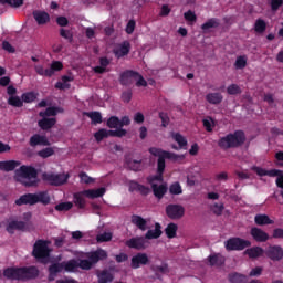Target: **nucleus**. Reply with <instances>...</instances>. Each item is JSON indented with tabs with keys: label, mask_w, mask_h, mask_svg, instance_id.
Listing matches in <instances>:
<instances>
[{
	"label": "nucleus",
	"mask_w": 283,
	"mask_h": 283,
	"mask_svg": "<svg viewBox=\"0 0 283 283\" xmlns=\"http://www.w3.org/2000/svg\"><path fill=\"white\" fill-rule=\"evenodd\" d=\"M64 271L63 262L62 263H53L49 266V282H54L56 280V275Z\"/></svg>",
	"instance_id": "18"
},
{
	"label": "nucleus",
	"mask_w": 283,
	"mask_h": 283,
	"mask_svg": "<svg viewBox=\"0 0 283 283\" xmlns=\"http://www.w3.org/2000/svg\"><path fill=\"white\" fill-rule=\"evenodd\" d=\"M72 207H74V205L70 201L61 202L55 206V211H70V209H72Z\"/></svg>",
	"instance_id": "54"
},
{
	"label": "nucleus",
	"mask_w": 283,
	"mask_h": 283,
	"mask_svg": "<svg viewBox=\"0 0 283 283\" xmlns=\"http://www.w3.org/2000/svg\"><path fill=\"white\" fill-rule=\"evenodd\" d=\"M219 27H220V20H218V18H211L201 25V30H203V32H207V30H211V28H219Z\"/></svg>",
	"instance_id": "34"
},
{
	"label": "nucleus",
	"mask_w": 283,
	"mask_h": 283,
	"mask_svg": "<svg viewBox=\"0 0 283 283\" xmlns=\"http://www.w3.org/2000/svg\"><path fill=\"white\" fill-rule=\"evenodd\" d=\"M244 280H247V276L240 274V273H232L229 274V282L231 283H243Z\"/></svg>",
	"instance_id": "47"
},
{
	"label": "nucleus",
	"mask_w": 283,
	"mask_h": 283,
	"mask_svg": "<svg viewBox=\"0 0 283 283\" xmlns=\"http://www.w3.org/2000/svg\"><path fill=\"white\" fill-rule=\"evenodd\" d=\"M33 19L36 21L38 25L50 23V14L45 11H33Z\"/></svg>",
	"instance_id": "20"
},
{
	"label": "nucleus",
	"mask_w": 283,
	"mask_h": 283,
	"mask_svg": "<svg viewBox=\"0 0 283 283\" xmlns=\"http://www.w3.org/2000/svg\"><path fill=\"white\" fill-rule=\"evenodd\" d=\"M87 258H88V262H92V265L94 266V264H98L101 260H107V251L103 249H98L94 252H91L87 255Z\"/></svg>",
	"instance_id": "15"
},
{
	"label": "nucleus",
	"mask_w": 283,
	"mask_h": 283,
	"mask_svg": "<svg viewBox=\"0 0 283 283\" xmlns=\"http://www.w3.org/2000/svg\"><path fill=\"white\" fill-rule=\"evenodd\" d=\"M159 118L161 120V127H168L169 126V115L167 113H159Z\"/></svg>",
	"instance_id": "62"
},
{
	"label": "nucleus",
	"mask_w": 283,
	"mask_h": 283,
	"mask_svg": "<svg viewBox=\"0 0 283 283\" xmlns=\"http://www.w3.org/2000/svg\"><path fill=\"white\" fill-rule=\"evenodd\" d=\"M38 145H50V143L48 142V138L45 136L35 134L30 138V146L36 147Z\"/></svg>",
	"instance_id": "30"
},
{
	"label": "nucleus",
	"mask_w": 283,
	"mask_h": 283,
	"mask_svg": "<svg viewBox=\"0 0 283 283\" xmlns=\"http://www.w3.org/2000/svg\"><path fill=\"white\" fill-rule=\"evenodd\" d=\"M245 255H248L251 260H255L258 258H262L264 255V249L260 247H253L245 250Z\"/></svg>",
	"instance_id": "25"
},
{
	"label": "nucleus",
	"mask_w": 283,
	"mask_h": 283,
	"mask_svg": "<svg viewBox=\"0 0 283 283\" xmlns=\"http://www.w3.org/2000/svg\"><path fill=\"white\" fill-rule=\"evenodd\" d=\"M208 262L210 266H222V264H224V256L220 254H211L208 256Z\"/></svg>",
	"instance_id": "32"
},
{
	"label": "nucleus",
	"mask_w": 283,
	"mask_h": 283,
	"mask_svg": "<svg viewBox=\"0 0 283 283\" xmlns=\"http://www.w3.org/2000/svg\"><path fill=\"white\" fill-rule=\"evenodd\" d=\"M206 101L210 105H220V103L224 101V96H222V93H208L206 95Z\"/></svg>",
	"instance_id": "24"
},
{
	"label": "nucleus",
	"mask_w": 283,
	"mask_h": 283,
	"mask_svg": "<svg viewBox=\"0 0 283 283\" xmlns=\"http://www.w3.org/2000/svg\"><path fill=\"white\" fill-rule=\"evenodd\" d=\"M251 247V241L242 238H231L226 242L227 251H244Z\"/></svg>",
	"instance_id": "9"
},
{
	"label": "nucleus",
	"mask_w": 283,
	"mask_h": 283,
	"mask_svg": "<svg viewBox=\"0 0 283 283\" xmlns=\"http://www.w3.org/2000/svg\"><path fill=\"white\" fill-rule=\"evenodd\" d=\"M59 112H61V108L51 106V107H48L44 112H40L39 116H41V118L56 116Z\"/></svg>",
	"instance_id": "36"
},
{
	"label": "nucleus",
	"mask_w": 283,
	"mask_h": 283,
	"mask_svg": "<svg viewBox=\"0 0 283 283\" xmlns=\"http://www.w3.org/2000/svg\"><path fill=\"white\" fill-rule=\"evenodd\" d=\"M172 138L179 145L180 149H184V147H187V139L180 133L174 134Z\"/></svg>",
	"instance_id": "45"
},
{
	"label": "nucleus",
	"mask_w": 283,
	"mask_h": 283,
	"mask_svg": "<svg viewBox=\"0 0 283 283\" xmlns=\"http://www.w3.org/2000/svg\"><path fill=\"white\" fill-rule=\"evenodd\" d=\"M52 199L50 198V193L48 191H39L35 193L29 192L20 196L19 199L15 200L17 207H23V205H29L30 207H34V205H43L48 207Z\"/></svg>",
	"instance_id": "4"
},
{
	"label": "nucleus",
	"mask_w": 283,
	"mask_h": 283,
	"mask_svg": "<svg viewBox=\"0 0 283 283\" xmlns=\"http://www.w3.org/2000/svg\"><path fill=\"white\" fill-rule=\"evenodd\" d=\"M8 105H11V107H22L23 99L20 96H11L8 99Z\"/></svg>",
	"instance_id": "48"
},
{
	"label": "nucleus",
	"mask_w": 283,
	"mask_h": 283,
	"mask_svg": "<svg viewBox=\"0 0 283 283\" xmlns=\"http://www.w3.org/2000/svg\"><path fill=\"white\" fill-rule=\"evenodd\" d=\"M254 31L258 34H264V32H266V21L263 19H258L254 23Z\"/></svg>",
	"instance_id": "39"
},
{
	"label": "nucleus",
	"mask_w": 283,
	"mask_h": 283,
	"mask_svg": "<svg viewBox=\"0 0 283 283\" xmlns=\"http://www.w3.org/2000/svg\"><path fill=\"white\" fill-rule=\"evenodd\" d=\"M54 125H56V118H54V117H51V118L43 117L42 119H40L38 122V126L43 132H48V129H52V127H54Z\"/></svg>",
	"instance_id": "21"
},
{
	"label": "nucleus",
	"mask_w": 283,
	"mask_h": 283,
	"mask_svg": "<svg viewBox=\"0 0 283 283\" xmlns=\"http://www.w3.org/2000/svg\"><path fill=\"white\" fill-rule=\"evenodd\" d=\"M86 116L91 118L93 125H101V123H103V115H101V112H90L86 113Z\"/></svg>",
	"instance_id": "37"
},
{
	"label": "nucleus",
	"mask_w": 283,
	"mask_h": 283,
	"mask_svg": "<svg viewBox=\"0 0 283 283\" xmlns=\"http://www.w3.org/2000/svg\"><path fill=\"white\" fill-rule=\"evenodd\" d=\"M62 265L64 271H66V273H74L76 269H78V260L71 259L66 262L65 261L62 262Z\"/></svg>",
	"instance_id": "31"
},
{
	"label": "nucleus",
	"mask_w": 283,
	"mask_h": 283,
	"mask_svg": "<svg viewBox=\"0 0 283 283\" xmlns=\"http://www.w3.org/2000/svg\"><path fill=\"white\" fill-rule=\"evenodd\" d=\"M227 93L230 96H235L238 94H242V88H240L238 84H231L227 87Z\"/></svg>",
	"instance_id": "52"
},
{
	"label": "nucleus",
	"mask_w": 283,
	"mask_h": 283,
	"mask_svg": "<svg viewBox=\"0 0 283 283\" xmlns=\"http://www.w3.org/2000/svg\"><path fill=\"white\" fill-rule=\"evenodd\" d=\"M169 193L171 196H180L182 193V186H180V182H174L169 187Z\"/></svg>",
	"instance_id": "46"
},
{
	"label": "nucleus",
	"mask_w": 283,
	"mask_h": 283,
	"mask_svg": "<svg viewBox=\"0 0 283 283\" xmlns=\"http://www.w3.org/2000/svg\"><path fill=\"white\" fill-rule=\"evenodd\" d=\"M98 283H112L114 282V274L107 270H103L102 272L97 273Z\"/></svg>",
	"instance_id": "29"
},
{
	"label": "nucleus",
	"mask_w": 283,
	"mask_h": 283,
	"mask_svg": "<svg viewBox=\"0 0 283 283\" xmlns=\"http://www.w3.org/2000/svg\"><path fill=\"white\" fill-rule=\"evenodd\" d=\"M7 231L11 235L14 234V231H25V222L23 221H10L7 226Z\"/></svg>",
	"instance_id": "23"
},
{
	"label": "nucleus",
	"mask_w": 283,
	"mask_h": 283,
	"mask_svg": "<svg viewBox=\"0 0 283 283\" xmlns=\"http://www.w3.org/2000/svg\"><path fill=\"white\" fill-rule=\"evenodd\" d=\"M149 264V255L145 252H139L130 259L132 269H140V266H147Z\"/></svg>",
	"instance_id": "11"
},
{
	"label": "nucleus",
	"mask_w": 283,
	"mask_h": 283,
	"mask_svg": "<svg viewBox=\"0 0 283 283\" xmlns=\"http://www.w3.org/2000/svg\"><path fill=\"white\" fill-rule=\"evenodd\" d=\"M92 266V262L87 259L77 261V269H82V271H90Z\"/></svg>",
	"instance_id": "53"
},
{
	"label": "nucleus",
	"mask_w": 283,
	"mask_h": 283,
	"mask_svg": "<svg viewBox=\"0 0 283 283\" xmlns=\"http://www.w3.org/2000/svg\"><path fill=\"white\" fill-rule=\"evenodd\" d=\"M38 156H40V158H50V156H54V149L53 148H44L40 151H38Z\"/></svg>",
	"instance_id": "57"
},
{
	"label": "nucleus",
	"mask_w": 283,
	"mask_h": 283,
	"mask_svg": "<svg viewBox=\"0 0 283 283\" xmlns=\"http://www.w3.org/2000/svg\"><path fill=\"white\" fill-rule=\"evenodd\" d=\"M21 166V161L17 160H6V161H0V171H14L17 167Z\"/></svg>",
	"instance_id": "22"
},
{
	"label": "nucleus",
	"mask_w": 283,
	"mask_h": 283,
	"mask_svg": "<svg viewBox=\"0 0 283 283\" xmlns=\"http://www.w3.org/2000/svg\"><path fill=\"white\" fill-rule=\"evenodd\" d=\"M3 275L7 277V280L28 282V280H35V277H39V269L34 265L7 268L3 270Z\"/></svg>",
	"instance_id": "1"
},
{
	"label": "nucleus",
	"mask_w": 283,
	"mask_h": 283,
	"mask_svg": "<svg viewBox=\"0 0 283 283\" xmlns=\"http://www.w3.org/2000/svg\"><path fill=\"white\" fill-rule=\"evenodd\" d=\"M202 125L206 132H213V127H216V122L213 120V117L209 116L202 119Z\"/></svg>",
	"instance_id": "42"
},
{
	"label": "nucleus",
	"mask_w": 283,
	"mask_h": 283,
	"mask_svg": "<svg viewBox=\"0 0 283 283\" xmlns=\"http://www.w3.org/2000/svg\"><path fill=\"white\" fill-rule=\"evenodd\" d=\"M148 151L151 156L158 157L157 174H165V167H167L165 160H172V163H180L181 160H185V155H178L157 147H150Z\"/></svg>",
	"instance_id": "3"
},
{
	"label": "nucleus",
	"mask_w": 283,
	"mask_h": 283,
	"mask_svg": "<svg viewBox=\"0 0 283 283\" xmlns=\"http://www.w3.org/2000/svg\"><path fill=\"white\" fill-rule=\"evenodd\" d=\"M132 50V44L129 42L124 41L119 48L114 49L113 53L116 56V59H123V56H127L129 54V51Z\"/></svg>",
	"instance_id": "16"
},
{
	"label": "nucleus",
	"mask_w": 283,
	"mask_h": 283,
	"mask_svg": "<svg viewBox=\"0 0 283 283\" xmlns=\"http://www.w3.org/2000/svg\"><path fill=\"white\" fill-rule=\"evenodd\" d=\"M136 76H138V72H136V71H132V70L124 71L119 75V83H120V85H124V86L132 85V83H134V78H136Z\"/></svg>",
	"instance_id": "13"
},
{
	"label": "nucleus",
	"mask_w": 283,
	"mask_h": 283,
	"mask_svg": "<svg viewBox=\"0 0 283 283\" xmlns=\"http://www.w3.org/2000/svg\"><path fill=\"white\" fill-rule=\"evenodd\" d=\"M272 238H274L276 240H282L283 239V229L282 228L274 229Z\"/></svg>",
	"instance_id": "64"
},
{
	"label": "nucleus",
	"mask_w": 283,
	"mask_h": 283,
	"mask_svg": "<svg viewBox=\"0 0 283 283\" xmlns=\"http://www.w3.org/2000/svg\"><path fill=\"white\" fill-rule=\"evenodd\" d=\"M1 6H10L11 8H21L23 0H0Z\"/></svg>",
	"instance_id": "49"
},
{
	"label": "nucleus",
	"mask_w": 283,
	"mask_h": 283,
	"mask_svg": "<svg viewBox=\"0 0 283 283\" xmlns=\"http://www.w3.org/2000/svg\"><path fill=\"white\" fill-rule=\"evenodd\" d=\"M163 227L160 223H155L154 230H148L145 234V237H134L130 238L125 242V245L128 247V249H135L136 251H143L145 250V240H158L163 235Z\"/></svg>",
	"instance_id": "2"
},
{
	"label": "nucleus",
	"mask_w": 283,
	"mask_h": 283,
	"mask_svg": "<svg viewBox=\"0 0 283 283\" xmlns=\"http://www.w3.org/2000/svg\"><path fill=\"white\" fill-rule=\"evenodd\" d=\"M235 70H244L247 67V55H240L234 63Z\"/></svg>",
	"instance_id": "44"
},
{
	"label": "nucleus",
	"mask_w": 283,
	"mask_h": 283,
	"mask_svg": "<svg viewBox=\"0 0 283 283\" xmlns=\"http://www.w3.org/2000/svg\"><path fill=\"white\" fill-rule=\"evenodd\" d=\"M166 216L170 220H180L185 217V207L178 203H170L166 207Z\"/></svg>",
	"instance_id": "10"
},
{
	"label": "nucleus",
	"mask_w": 283,
	"mask_h": 283,
	"mask_svg": "<svg viewBox=\"0 0 283 283\" xmlns=\"http://www.w3.org/2000/svg\"><path fill=\"white\" fill-rule=\"evenodd\" d=\"M94 138L97 143H101L104 138H108L107 136V129L102 128L98 132L94 134Z\"/></svg>",
	"instance_id": "56"
},
{
	"label": "nucleus",
	"mask_w": 283,
	"mask_h": 283,
	"mask_svg": "<svg viewBox=\"0 0 283 283\" xmlns=\"http://www.w3.org/2000/svg\"><path fill=\"white\" fill-rule=\"evenodd\" d=\"M63 70V63L60 61H53L51 66L49 67V72H51V76H54V72H61Z\"/></svg>",
	"instance_id": "51"
},
{
	"label": "nucleus",
	"mask_w": 283,
	"mask_h": 283,
	"mask_svg": "<svg viewBox=\"0 0 283 283\" xmlns=\"http://www.w3.org/2000/svg\"><path fill=\"white\" fill-rule=\"evenodd\" d=\"M184 18L190 23H196V21H198V17L196 15V12L191 10H188L187 12H185Z\"/></svg>",
	"instance_id": "58"
},
{
	"label": "nucleus",
	"mask_w": 283,
	"mask_h": 283,
	"mask_svg": "<svg viewBox=\"0 0 283 283\" xmlns=\"http://www.w3.org/2000/svg\"><path fill=\"white\" fill-rule=\"evenodd\" d=\"M265 255L272 260V262H280L283 258V249L281 245H270L265 251Z\"/></svg>",
	"instance_id": "12"
},
{
	"label": "nucleus",
	"mask_w": 283,
	"mask_h": 283,
	"mask_svg": "<svg viewBox=\"0 0 283 283\" xmlns=\"http://www.w3.org/2000/svg\"><path fill=\"white\" fill-rule=\"evenodd\" d=\"M244 143H247V135L243 130H235L234 133L220 137L218 140V147L224 150L238 149V147H242Z\"/></svg>",
	"instance_id": "5"
},
{
	"label": "nucleus",
	"mask_w": 283,
	"mask_h": 283,
	"mask_svg": "<svg viewBox=\"0 0 283 283\" xmlns=\"http://www.w3.org/2000/svg\"><path fill=\"white\" fill-rule=\"evenodd\" d=\"M15 176L20 178L24 187H36L39 185V171L32 166H21L15 170Z\"/></svg>",
	"instance_id": "6"
},
{
	"label": "nucleus",
	"mask_w": 283,
	"mask_h": 283,
	"mask_svg": "<svg viewBox=\"0 0 283 283\" xmlns=\"http://www.w3.org/2000/svg\"><path fill=\"white\" fill-rule=\"evenodd\" d=\"M151 271H154V273H161L165 275V273H169V264H167L166 262H163L161 265H151L150 266Z\"/></svg>",
	"instance_id": "40"
},
{
	"label": "nucleus",
	"mask_w": 283,
	"mask_h": 283,
	"mask_svg": "<svg viewBox=\"0 0 283 283\" xmlns=\"http://www.w3.org/2000/svg\"><path fill=\"white\" fill-rule=\"evenodd\" d=\"M126 165L130 169V171H140L142 165H143V160L127 159L126 160Z\"/></svg>",
	"instance_id": "38"
},
{
	"label": "nucleus",
	"mask_w": 283,
	"mask_h": 283,
	"mask_svg": "<svg viewBox=\"0 0 283 283\" xmlns=\"http://www.w3.org/2000/svg\"><path fill=\"white\" fill-rule=\"evenodd\" d=\"M112 240V233L111 232H104L96 235L97 242H109Z\"/></svg>",
	"instance_id": "59"
},
{
	"label": "nucleus",
	"mask_w": 283,
	"mask_h": 283,
	"mask_svg": "<svg viewBox=\"0 0 283 283\" xmlns=\"http://www.w3.org/2000/svg\"><path fill=\"white\" fill-rule=\"evenodd\" d=\"M83 196H85L83 191L73 195L74 205L78 209H85V198Z\"/></svg>",
	"instance_id": "33"
},
{
	"label": "nucleus",
	"mask_w": 283,
	"mask_h": 283,
	"mask_svg": "<svg viewBox=\"0 0 283 283\" xmlns=\"http://www.w3.org/2000/svg\"><path fill=\"white\" fill-rule=\"evenodd\" d=\"M283 6V0H270V7L272 12H277Z\"/></svg>",
	"instance_id": "60"
},
{
	"label": "nucleus",
	"mask_w": 283,
	"mask_h": 283,
	"mask_svg": "<svg viewBox=\"0 0 283 283\" xmlns=\"http://www.w3.org/2000/svg\"><path fill=\"white\" fill-rule=\"evenodd\" d=\"M43 180L45 182H49L52 187H61L62 185H65L67 180H70V175L69 174H48L44 172L42 175Z\"/></svg>",
	"instance_id": "8"
},
{
	"label": "nucleus",
	"mask_w": 283,
	"mask_h": 283,
	"mask_svg": "<svg viewBox=\"0 0 283 283\" xmlns=\"http://www.w3.org/2000/svg\"><path fill=\"white\" fill-rule=\"evenodd\" d=\"M250 235L253 238L254 242H268L269 240V233L258 227L251 228Z\"/></svg>",
	"instance_id": "14"
},
{
	"label": "nucleus",
	"mask_w": 283,
	"mask_h": 283,
	"mask_svg": "<svg viewBox=\"0 0 283 283\" xmlns=\"http://www.w3.org/2000/svg\"><path fill=\"white\" fill-rule=\"evenodd\" d=\"M165 233L169 240H172V238H176V233H178V224L169 223L165 229Z\"/></svg>",
	"instance_id": "35"
},
{
	"label": "nucleus",
	"mask_w": 283,
	"mask_h": 283,
	"mask_svg": "<svg viewBox=\"0 0 283 283\" xmlns=\"http://www.w3.org/2000/svg\"><path fill=\"white\" fill-rule=\"evenodd\" d=\"M254 222L258 227H264L266 224H274L275 221L269 218V214H256L254 217Z\"/></svg>",
	"instance_id": "28"
},
{
	"label": "nucleus",
	"mask_w": 283,
	"mask_h": 283,
	"mask_svg": "<svg viewBox=\"0 0 283 283\" xmlns=\"http://www.w3.org/2000/svg\"><path fill=\"white\" fill-rule=\"evenodd\" d=\"M21 99L22 103H34L36 101V94L34 92L23 93Z\"/></svg>",
	"instance_id": "50"
},
{
	"label": "nucleus",
	"mask_w": 283,
	"mask_h": 283,
	"mask_svg": "<svg viewBox=\"0 0 283 283\" xmlns=\"http://www.w3.org/2000/svg\"><path fill=\"white\" fill-rule=\"evenodd\" d=\"M34 70L39 76H46L48 78H52V73L50 69H44L43 65L36 64L34 65Z\"/></svg>",
	"instance_id": "41"
},
{
	"label": "nucleus",
	"mask_w": 283,
	"mask_h": 283,
	"mask_svg": "<svg viewBox=\"0 0 283 283\" xmlns=\"http://www.w3.org/2000/svg\"><path fill=\"white\" fill-rule=\"evenodd\" d=\"M106 125H107V127H109V129H117V127H120V118H118L116 116H111L107 119Z\"/></svg>",
	"instance_id": "43"
},
{
	"label": "nucleus",
	"mask_w": 283,
	"mask_h": 283,
	"mask_svg": "<svg viewBox=\"0 0 283 283\" xmlns=\"http://www.w3.org/2000/svg\"><path fill=\"white\" fill-rule=\"evenodd\" d=\"M151 189L155 198H158V200H163V198L165 197V193H167V186L165 185L158 186V184H153Z\"/></svg>",
	"instance_id": "27"
},
{
	"label": "nucleus",
	"mask_w": 283,
	"mask_h": 283,
	"mask_svg": "<svg viewBox=\"0 0 283 283\" xmlns=\"http://www.w3.org/2000/svg\"><path fill=\"white\" fill-rule=\"evenodd\" d=\"M129 191H139L142 196H149V187L138 184L136 180L129 181Z\"/></svg>",
	"instance_id": "19"
},
{
	"label": "nucleus",
	"mask_w": 283,
	"mask_h": 283,
	"mask_svg": "<svg viewBox=\"0 0 283 283\" xmlns=\"http://www.w3.org/2000/svg\"><path fill=\"white\" fill-rule=\"evenodd\" d=\"M60 36H62V39H65L66 41H69V43H72V41H74V35L72 34V31H70V30L61 29Z\"/></svg>",
	"instance_id": "55"
},
{
	"label": "nucleus",
	"mask_w": 283,
	"mask_h": 283,
	"mask_svg": "<svg viewBox=\"0 0 283 283\" xmlns=\"http://www.w3.org/2000/svg\"><path fill=\"white\" fill-rule=\"evenodd\" d=\"M49 244L50 241L43 239L36 240L33 244L32 256L35 258V260H49L50 253H52Z\"/></svg>",
	"instance_id": "7"
},
{
	"label": "nucleus",
	"mask_w": 283,
	"mask_h": 283,
	"mask_svg": "<svg viewBox=\"0 0 283 283\" xmlns=\"http://www.w3.org/2000/svg\"><path fill=\"white\" fill-rule=\"evenodd\" d=\"M80 179L85 185H91V182H94V178L88 177L87 172H84V171L80 172Z\"/></svg>",
	"instance_id": "61"
},
{
	"label": "nucleus",
	"mask_w": 283,
	"mask_h": 283,
	"mask_svg": "<svg viewBox=\"0 0 283 283\" xmlns=\"http://www.w3.org/2000/svg\"><path fill=\"white\" fill-rule=\"evenodd\" d=\"M134 30H136V21L129 20L126 25V34H134Z\"/></svg>",
	"instance_id": "63"
},
{
	"label": "nucleus",
	"mask_w": 283,
	"mask_h": 283,
	"mask_svg": "<svg viewBox=\"0 0 283 283\" xmlns=\"http://www.w3.org/2000/svg\"><path fill=\"white\" fill-rule=\"evenodd\" d=\"M105 188H97V189H88V190H84L83 193L84 196H86V198H103V196H105Z\"/></svg>",
	"instance_id": "26"
},
{
	"label": "nucleus",
	"mask_w": 283,
	"mask_h": 283,
	"mask_svg": "<svg viewBox=\"0 0 283 283\" xmlns=\"http://www.w3.org/2000/svg\"><path fill=\"white\" fill-rule=\"evenodd\" d=\"M130 222L137 227L139 231H147V229H149V227H147V219L140 217L139 214H133L130 217Z\"/></svg>",
	"instance_id": "17"
}]
</instances>
